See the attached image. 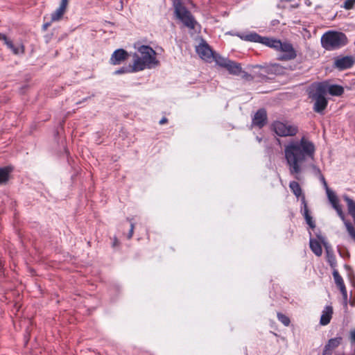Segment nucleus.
Wrapping results in <instances>:
<instances>
[{
  "label": "nucleus",
  "instance_id": "nucleus-1",
  "mask_svg": "<svg viewBox=\"0 0 355 355\" xmlns=\"http://www.w3.org/2000/svg\"><path fill=\"white\" fill-rule=\"evenodd\" d=\"M315 147L308 138L292 140L284 146V156L290 175L300 180L302 173L310 160H313Z\"/></svg>",
  "mask_w": 355,
  "mask_h": 355
},
{
  "label": "nucleus",
  "instance_id": "nucleus-2",
  "mask_svg": "<svg viewBox=\"0 0 355 355\" xmlns=\"http://www.w3.org/2000/svg\"><path fill=\"white\" fill-rule=\"evenodd\" d=\"M139 53L141 56L135 54L134 62L132 65L133 71H139L145 69H151L155 65H157L159 62L156 59L155 51L149 46L141 45L138 49Z\"/></svg>",
  "mask_w": 355,
  "mask_h": 355
},
{
  "label": "nucleus",
  "instance_id": "nucleus-3",
  "mask_svg": "<svg viewBox=\"0 0 355 355\" xmlns=\"http://www.w3.org/2000/svg\"><path fill=\"white\" fill-rule=\"evenodd\" d=\"M321 44L326 50L334 51L345 46L347 38L343 33L328 31L322 36Z\"/></svg>",
  "mask_w": 355,
  "mask_h": 355
},
{
  "label": "nucleus",
  "instance_id": "nucleus-4",
  "mask_svg": "<svg viewBox=\"0 0 355 355\" xmlns=\"http://www.w3.org/2000/svg\"><path fill=\"white\" fill-rule=\"evenodd\" d=\"M280 52L278 55L279 60H291L296 58L297 53L293 45L288 42H282L279 40L270 39L268 46Z\"/></svg>",
  "mask_w": 355,
  "mask_h": 355
},
{
  "label": "nucleus",
  "instance_id": "nucleus-5",
  "mask_svg": "<svg viewBox=\"0 0 355 355\" xmlns=\"http://www.w3.org/2000/svg\"><path fill=\"white\" fill-rule=\"evenodd\" d=\"M175 14L185 26L190 29H194L197 21L191 13L183 6L180 0L173 1Z\"/></svg>",
  "mask_w": 355,
  "mask_h": 355
},
{
  "label": "nucleus",
  "instance_id": "nucleus-6",
  "mask_svg": "<svg viewBox=\"0 0 355 355\" xmlns=\"http://www.w3.org/2000/svg\"><path fill=\"white\" fill-rule=\"evenodd\" d=\"M324 95L323 89L317 85L309 92V97L315 101L313 110L318 113L322 112L327 106Z\"/></svg>",
  "mask_w": 355,
  "mask_h": 355
},
{
  "label": "nucleus",
  "instance_id": "nucleus-7",
  "mask_svg": "<svg viewBox=\"0 0 355 355\" xmlns=\"http://www.w3.org/2000/svg\"><path fill=\"white\" fill-rule=\"evenodd\" d=\"M272 129L279 137H293L298 132L297 126L281 121H275L272 124Z\"/></svg>",
  "mask_w": 355,
  "mask_h": 355
},
{
  "label": "nucleus",
  "instance_id": "nucleus-8",
  "mask_svg": "<svg viewBox=\"0 0 355 355\" xmlns=\"http://www.w3.org/2000/svg\"><path fill=\"white\" fill-rule=\"evenodd\" d=\"M355 63V58L352 55L337 56L334 58V67L339 71L350 69Z\"/></svg>",
  "mask_w": 355,
  "mask_h": 355
},
{
  "label": "nucleus",
  "instance_id": "nucleus-9",
  "mask_svg": "<svg viewBox=\"0 0 355 355\" xmlns=\"http://www.w3.org/2000/svg\"><path fill=\"white\" fill-rule=\"evenodd\" d=\"M237 35L243 40L263 44L267 46H268V43L270 40V38L262 37L255 32L239 33Z\"/></svg>",
  "mask_w": 355,
  "mask_h": 355
},
{
  "label": "nucleus",
  "instance_id": "nucleus-10",
  "mask_svg": "<svg viewBox=\"0 0 355 355\" xmlns=\"http://www.w3.org/2000/svg\"><path fill=\"white\" fill-rule=\"evenodd\" d=\"M196 52L202 60L206 61H211L215 54L209 45L205 41L196 46Z\"/></svg>",
  "mask_w": 355,
  "mask_h": 355
},
{
  "label": "nucleus",
  "instance_id": "nucleus-11",
  "mask_svg": "<svg viewBox=\"0 0 355 355\" xmlns=\"http://www.w3.org/2000/svg\"><path fill=\"white\" fill-rule=\"evenodd\" d=\"M318 86H321L324 90V94L328 92L331 96H339L344 92V89L342 86L338 85H329L327 83H320L317 84Z\"/></svg>",
  "mask_w": 355,
  "mask_h": 355
},
{
  "label": "nucleus",
  "instance_id": "nucleus-12",
  "mask_svg": "<svg viewBox=\"0 0 355 355\" xmlns=\"http://www.w3.org/2000/svg\"><path fill=\"white\" fill-rule=\"evenodd\" d=\"M267 122V113L264 109H259L252 118V124L261 128Z\"/></svg>",
  "mask_w": 355,
  "mask_h": 355
},
{
  "label": "nucleus",
  "instance_id": "nucleus-13",
  "mask_svg": "<svg viewBox=\"0 0 355 355\" xmlns=\"http://www.w3.org/2000/svg\"><path fill=\"white\" fill-rule=\"evenodd\" d=\"M128 54L126 51L122 49L114 51L111 58L110 63L114 65L120 64L123 61L127 60Z\"/></svg>",
  "mask_w": 355,
  "mask_h": 355
},
{
  "label": "nucleus",
  "instance_id": "nucleus-14",
  "mask_svg": "<svg viewBox=\"0 0 355 355\" xmlns=\"http://www.w3.org/2000/svg\"><path fill=\"white\" fill-rule=\"evenodd\" d=\"M67 5L68 0H61L59 7L51 14V21H58L62 19L65 12Z\"/></svg>",
  "mask_w": 355,
  "mask_h": 355
},
{
  "label": "nucleus",
  "instance_id": "nucleus-15",
  "mask_svg": "<svg viewBox=\"0 0 355 355\" xmlns=\"http://www.w3.org/2000/svg\"><path fill=\"white\" fill-rule=\"evenodd\" d=\"M332 315H333L332 306H327L322 313L320 320V324L323 326L328 324L331 321Z\"/></svg>",
  "mask_w": 355,
  "mask_h": 355
},
{
  "label": "nucleus",
  "instance_id": "nucleus-16",
  "mask_svg": "<svg viewBox=\"0 0 355 355\" xmlns=\"http://www.w3.org/2000/svg\"><path fill=\"white\" fill-rule=\"evenodd\" d=\"M301 213L303 215L306 222H312V216L309 209L305 196L301 198Z\"/></svg>",
  "mask_w": 355,
  "mask_h": 355
},
{
  "label": "nucleus",
  "instance_id": "nucleus-17",
  "mask_svg": "<svg viewBox=\"0 0 355 355\" xmlns=\"http://www.w3.org/2000/svg\"><path fill=\"white\" fill-rule=\"evenodd\" d=\"M343 198L346 202L349 215L353 218V222H355V201L347 195H344Z\"/></svg>",
  "mask_w": 355,
  "mask_h": 355
},
{
  "label": "nucleus",
  "instance_id": "nucleus-18",
  "mask_svg": "<svg viewBox=\"0 0 355 355\" xmlns=\"http://www.w3.org/2000/svg\"><path fill=\"white\" fill-rule=\"evenodd\" d=\"M230 73L239 76L241 73V66L240 64L230 60L225 67Z\"/></svg>",
  "mask_w": 355,
  "mask_h": 355
},
{
  "label": "nucleus",
  "instance_id": "nucleus-19",
  "mask_svg": "<svg viewBox=\"0 0 355 355\" xmlns=\"http://www.w3.org/2000/svg\"><path fill=\"white\" fill-rule=\"evenodd\" d=\"M343 338L341 336L331 338L325 345L324 348L333 352V351L341 344Z\"/></svg>",
  "mask_w": 355,
  "mask_h": 355
},
{
  "label": "nucleus",
  "instance_id": "nucleus-20",
  "mask_svg": "<svg viewBox=\"0 0 355 355\" xmlns=\"http://www.w3.org/2000/svg\"><path fill=\"white\" fill-rule=\"evenodd\" d=\"M289 188L291 191L293 192V193L297 198H302V196H305L304 193H302V188L300 185V184L296 181H291L289 183Z\"/></svg>",
  "mask_w": 355,
  "mask_h": 355
},
{
  "label": "nucleus",
  "instance_id": "nucleus-21",
  "mask_svg": "<svg viewBox=\"0 0 355 355\" xmlns=\"http://www.w3.org/2000/svg\"><path fill=\"white\" fill-rule=\"evenodd\" d=\"M12 171L11 167L0 168V185L5 184L9 179V175Z\"/></svg>",
  "mask_w": 355,
  "mask_h": 355
},
{
  "label": "nucleus",
  "instance_id": "nucleus-22",
  "mask_svg": "<svg viewBox=\"0 0 355 355\" xmlns=\"http://www.w3.org/2000/svg\"><path fill=\"white\" fill-rule=\"evenodd\" d=\"M332 207L336 210L337 214L339 216L340 218L345 221V213L343 211V208L341 205L340 204L339 199L336 200L335 201H332L330 202Z\"/></svg>",
  "mask_w": 355,
  "mask_h": 355
},
{
  "label": "nucleus",
  "instance_id": "nucleus-23",
  "mask_svg": "<svg viewBox=\"0 0 355 355\" xmlns=\"http://www.w3.org/2000/svg\"><path fill=\"white\" fill-rule=\"evenodd\" d=\"M310 248L315 255L320 256L322 254V249L318 241L313 239H311Z\"/></svg>",
  "mask_w": 355,
  "mask_h": 355
},
{
  "label": "nucleus",
  "instance_id": "nucleus-24",
  "mask_svg": "<svg viewBox=\"0 0 355 355\" xmlns=\"http://www.w3.org/2000/svg\"><path fill=\"white\" fill-rule=\"evenodd\" d=\"M283 67L278 64H273L266 68V71L267 73H271L275 74H281L283 72Z\"/></svg>",
  "mask_w": 355,
  "mask_h": 355
},
{
  "label": "nucleus",
  "instance_id": "nucleus-25",
  "mask_svg": "<svg viewBox=\"0 0 355 355\" xmlns=\"http://www.w3.org/2000/svg\"><path fill=\"white\" fill-rule=\"evenodd\" d=\"M212 60H214L218 65L224 68H225L226 65L230 61V60L223 58L216 53L214 54V57L212 58Z\"/></svg>",
  "mask_w": 355,
  "mask_h": 355
},
{
  "label": "nucleus",
  "instance_id": "nucleus-26",
  "mask_svg": "<svg viewBox=\"0 0 355 355\" xmlns=\"http://www.w3.org/2000/svg\"><path fill=\"white\" fill-rule=\"evenodd\" d=\"M333 277L336 284L339 288H342L343 286H345L342 277L339 275L338 270L336 269H334L333 271Z\"/></svg>",
  "mask_w": 355,
  "mask_h": 355
},
{
  "label": "nucleus",
  "instance_id": "nucleus-27",
  "mask_svg": "<svg viewBox=\"0 0 355 355\" xmlns=\"http://www.w3.org/2000/svg\"><path fill=\"white\" fill-rule=\"evenodd\" d=\"M6 46L13 52V53L16 55L20 53H24V46L22 45L15 46L11 40Z\"/></svg>",
  "mask_w": 355,
  "mask_h": 355
},
{
  "label": "nucleus",
  "instance_id": "nucleus-28",
  "mask_svg": "<svg viewBox=\"0 0 355 355\" xmlns=\"http://www.w3.org/2000/svg\"><path fill=\"white\" fill-rule=\"evenodd\" d=\"M347 231L352 239L355 242V227L353 223H345Z\"/></svg>",
  "mask_w": 355,
  "mask_h": 355
},
{
  "label": "nucleus",
  "instance_id": "nucleus-29",
  "mask_svg": "<svg viewBox=\"0 0 355 355\" xmlns=\"http://www.w3.org/2000/svg\"><path fill=\"white\" fill-rule=\"evenodd\" d=\"M278 320L282 322L285 326H288L290 324V319L283 313H277Z\"/></svg>",
  "mask_w": 355,
  "mask_h": 355
},
{
  "label": "nucleus",
  "instance_id": "nucleus-30",
  "mask_svg": "<svg viewBox=\"0 0 355 355\" xmlns=\"http://www.w3.org/2000/svg\"><path fill=\"white\" fill-rule=\"evenodd\" d=\"M327 261L331 268L334 270L337 266V261L335 256L333 254H329Z\"/></svg>",
  "mask_w": 355,
  "mask_h": 355
},
{
  "label": "nucleus",
  "instance_id": "nucleus-31",
  "mask_svg": "<svg viewBox=\"0 0 355 355\" xmlns=\"http://www.w3.org/2000/svg\"><path fill=\"white\" fill-rule=\"evenodd\" d=\"M326 193H327V198H328V200L329 202H331L332 201H335L336 200L338 199V198L336 196V194L335 193V192L333 191L332 190L327 191V192Z\"/></svg>",
  "mask_w": 355,
  "mask_h": 355
},
{
  "label": "nucleus",
  "instance_id": "nucleus-32",
  "mask_svg": "<svg viewBox=\"0 0 355 355\" xmlns=\"http://www.w3.org/2000/svg\"><path fill=\"white\" fill-rule=\"evenodd\" d=\"M355 5V0H346L344 3L343 8L346 10H351Z\"/></svg>",
  "mask_w": 355,
  "mask_h": 355
},
{
  "label": "nucleus",
  "instance_id": "nucleus-33",
  "mask_svg": "<svg viewBox=\"0 0 355 355\" xmlns=\"http://www.w3.org/2000/svg\"><path fill=\"white\" fill-rule=\"evenodd\" d=\"M131 71L134 72L132 71V68L130 69V68H128V67H123L121 69L115 71L114 73L116 74V75H120V74H122V73H127V72H131Z\"/></svg>",
  "mask_w": 355,
  "mask_h": 355
},
{
  "label": "nucleus",
  "instance_id": "nucleus-34",
  "mask_svg": "<svg viewBox=\"0 0 355 355\" xmlns=\"http://www.w3.org/2000/svg\"><path fill=\"white\" fill-rule=\"evenodd\" d=\"M339 289H340V291L342 293L343 297L344 304L345 306H347V293L346 287L343 286L342 288H340Z\"/></svg>",
  "mask_w": 355,
  "mask_h": 355
},
{
  "label": "nucleus",
  "instance_id": "nucleus-35",
  "mask_svg": "<svg viewBox=\"0 0 355 355\" xmlns=\"http://www.w3.org/2000/svg\"><path fill=\"white\" fill-rule=\"evenodd\" d=\"M311 168L313 169V171L314 173V174L316 175V176H320V175H322V172L320 171V169L315 165L314 164H312L311 165Z\"/></svg>",
  "mask_w": 355,
  "mask_h": 355
},
{
  "label": "nucleus",
  "instance_id": "nucleus-36",
  "mask_svg": "<svg viewBox=\"0 0 355 355\" xmlns=\"http://www.w3.org/2000/svg\"><path fill=\"white\" fill-rule=\"evenodd\" d=\"M240 74L241 75L242 78L245 80H252L253 79L252 76L250 74L245 71H243L242 70Z\"/></svg>",
  "mask_w": 355,
  "mask_h": 355
},
{
  "label": "nucleus",
  "instance_id": "nucleus-37",
  "mask_svg": "<svg viewBox=\"0 0 355 355\" xmlns=\"http://www.w3.org/2000/svg\"><path fill=\"white\" fill-rule=\"evenodd\" d=\"M0 40L3 41L4 44L6 45H7L8 44V42H10V40L7 37V36L5 34L1 33H0Z\"/></svg>",
  "mask_w": 355,
  "mask_h": 355
},
{
  "label": "nucleus",
  "instance_id": "nucleus-38",
  "mask_svg": "<svg viewBox=\"0 0 355 355\" xmlns=\"http://www.w3.org/2000/svg\"><path fill=\"white\" fill-rule=\"evenodd\" d=\"M0 40L3 41L4 44L6 45H7L8 44V42H10V40L7 37V36L5 34L1 33H0Z\"/></svg>",
  "mask_w": 355,
  "mask_h": 355
},
{
  "label": "nucleus",
  "instance_id": "nucleus-39",
  "mask_svg": "<svg viewBox=\"0 0 355 355\" xmlns=\"http://www.w3.org/2000/svg\"><path fill=\"white\" fill-rule=\"evenodd\" d=\"M134 228H135L134 224L131 223L130 227V230H129V233H128V234L127 236L128 239L132 238V234H133Z\"/></svg>",
  "mask_w": 355,
  "mask_h": 355
},
{
  "label": "nucleus",
  "instance_id": "nucleus-40",
  "mask_svg": "<svg viewBox=\"0 0 355 355\" xmlns=\"http://www.w3.org/2000/svg\"><path fill=\"white\" fill-rule=\"evenodd\" d=\"M53 21H51V20L49 21V22H46L43 24L42 26V29L43 31H46L48 29V28L51 26V23Z\"/></svg>",
  "mask_w": 355,
  "mask_h": 355
},
{
  "label": "nucleus",
  "instance_id": "nucleus-41",
  "mask_svg": "<svg viewBox=\"0 0 355 355\" xmlns=\"http://www.w3.org/2000/svg\"><path fill=\"white\" fill-rule=\"evenodd\" d=\"M350 338L352 343L355 344V329L350 332Z\"/></svg>",
  "mask_w": 355,
  "mask_h": 355
},
{
  "label": "nucleus",
  "instance_id": "nucleus-42",
  "mask_svg": "<svg viewBox=\"0 0 355 355\" xmlns=\"http://www.w3.org/2000/svg\"><path fill=\"white\" fill-rule=\"evenodd\" d=\"M332 353L333 352H330L329 350L324 347L322 355H332Z\"/></svg>",
  "mask_w": 355,
  "mask_h": 355
},
{
  "label": "nucleus",
  "instance_id": "nucleus-43",
  "mask_svg": "<svg viewBox=\"0 0 355 355\" xmlns=\"http://www.w3.org/2000/svg\"><path fill=\"white\" fill-rule=\"evenodd\" d=\"M119 244V241L116 238H114V241L112 243V247L115 248V247L118 246Z\"/></svg>",
  "mask_w": 355,
  "mask_h": 355
},
{
  "label": "nucleus",
  "instance_id": "nucleus-44",
  "mask_svg": "<svg viewBox=\"0 0 355 355\" xmlns=\"http://www.w3.org/2000/svg\"><path fill=\"white\" fill-rule=\"evenodd\" d=\"M323 186H324V188L325 189L326 193L327 192V191H329V190H331V189H329V187H328V184H327V181H326V182H324L323 183Z\"/></svg>",
  "mask_w": 355,
  "mask_h": 355
},
{
  "label": "nucleus",
  "instance_id": "nucleus-45",
  "mask_svg": "<svg viewBox=\"0 0 355 355\" xmlns=\"http://www.w3.org/2000/svg\"><path fill=\"white\" fill-rule=\"evenodd\" d=\"M168 121L167 119L164 117L159 121V124L163 125Z\"/></svg>",
  "mask_w": 355,
  "mask_h": 355
},
{
  "label": "nucleus",
  "instance_id": "nucleus-46",
  "mask_svg": "<svg viewBox=\"0 0 355 355\" xmlns=\"http://www.w3.org/2000/svg\"><path fill=\"white\" fill-rule=\"evenodd\" d=\"M318 178H319V179H320V182H321L322 184H323L324 182H326V180H325L324 177V175H323L322 174V175H320V176H318Z\"/></svg>",
  "mask_w": 355,
  "mask_h": 355
},
{
  "label": "nucleus",
  "instance_id": "nucleus-47",
  "mask_svg": "<svg viewBox=\"0 0 355 355\" xmlns=\"http://www.w3.org/2000/svg\"><path fill=\"white\" fill-rule=\"evenodd\" d=\"M308 225L309 226V228L311 230H313L315 227V223H308Z\"/></svg>",
  "mask_w": 355,
  "mask_h": 355
},
{
  "label": "nucleus",
  "instance_id": "nucleus-48",
  "mask_svg": "<svg viewBox=\"0 0 355 355\" xmlns=\"http://www.w3.org/2000/svg\"><path fill=\"white\" fill-rule=\"evenodd\" d=\"M297 6H298L297 3L292 5L293 8H297Z\"/></svg>",
  "mask_w": 355,
  "mask_h": 355
},
{
  "label": "nucleus",
  "instance_id": "nucleus-49",
  "mask_svg": "<svg viewBox=\"0 0 355 355\" xmlns=\"http://www.w3.org/2000/svg\"><path fill=\"white\" fill-rule=\"evenodd\" d=\"M280 1H281L282 2H283V1H287V2H288V1H292L293 0H280Z\"/></svg>",
  "mask_w": 355,
  "mask_h": 355
},
{
  "label": "nucleus",
  "instance_id": "nucleus-50",
  "mask_svg": "<svg viewBox=\"0 0 355 355\" xmlns=\"http://www.w3.org/2000/svg\"><path fill=\"white\" fill-rule=\"evenodd\" d=\"M255 67L261 68V66H259V65H257V66H255Z\"/></svg>",
  "mask_w": 355,
  "mask_h": 355
},
{
  "label": "nucleus",
  "instance_id": "nucleus-51",
  "mask_svg": "<svg viewBox=\"0 0 355 355\" xmlns=\"http://www.w3.org/2000/svg\"><path fill=\"white\" fill-rule=\"evenodd\" d=\"M258 141L260 142L261 141V139H259L257 137Z\"/></svg>",
  "mask_w": 355,
  "mask_h": 355
},
{
  "label": "nucleus",
  "instance_id": "nucleus-52",
  "mask_svg": "<svg viewBox=\"0 0 355 355\" xmlns=\"http://www.w3.org/2000/svg\"><path fill=\"white\" fill-rule=\"evenodd\" d=\"M354 355H355V344H354Z\"/></svg>",
  "mask_w": 355,
  "mask_h": 355
}]
</instances>
